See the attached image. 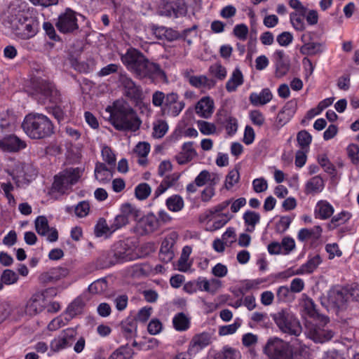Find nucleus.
<instances>
[{
    "label": "nucleus",
    "instance_id": "obj_1",
    "mask_svg": "<svg viewBox=\"0 0 359 359\" xmlns=\"http://www.w3.org/2000/svg\"><path fill=\"white\" fill-rule=\"evenodd\" d=\"M121 60L127 69L138 79H147L154 84L168 82L166 74L160 65L149 61L137 48H128L125 54L121 55Z\"/></svg>",
    "mask_w": 359,
    "mask_h": 359
},
{
    "label": "nucleus",
    "instance_id": "obj_2",
    "mask_svg": "<svg viewBox=\"0 0 359 359\" xmlns=\"http://www.w3.org/2000/svg\"><path fill=\"white\" fill-rule=\"evenodd\" d=\"M33 97L37 100L39 104H52L49 107L48 112L60 123L65 121L66 111L65 107H62V97L60 92L57 89L53 82L46 79H36L32 82Z\"/></svg>",
    "mask_w": 359,
    "mask_h": 359
},
{
    "label": "nucleus",
    "instance_id": "obj_3",
    "mask_svg": "<svg viewBox=\"0 0 359 359\" xmlns=\"http://www.w3.org/2000/svg\"><path fill=\"white\" fill-rule=\"evenodd\" d=\"M106 111L110 114V122L120 131H133L139 130L142 121L136 111L126 102L117 100Z\"/></svg>",
    "mask_w": 359,
    "mask_h": 359
},
{
    "label": "nucleus",
    "instance_id": "obj_4",
    "mask_svg": "<svg viewBox=\"0 0 359 359\" xmlns=\"http://www.w3.org/2000/svg\"><path fill=\"white\" fill-rule=\"evenodd\" d=\"M8 23L14 34L23 40L33 38L39 29L38 18L25 11L18 10L11 13Z\"/></svg>",
    "mask_w": 359,
    "mask_h": 359
},
{
    "label": "nucleus",
    "instance_id": "obj_5",
    "mask_svg": "<svg viewBox=\"0 0 359 359\" xmlns=\"http://www.w3.org/2000/svg\"><path fill=\"white\" fill-rule=\"evenodd\" d=\"M21 126L25 133L32 140L45 139L54 133L53 123L43 114H28L25 116Z\"/></svg>",
    "mask_w": 359,
    "mask_h": 359
},
{
    "label": "nucleus",
    "instance_id": "obj_6",
    "mask_svg": "<svg viewBox=\"0 0 359 359\" xmlns=\"http://www.w3.org/2000/svg\"><path fill=\"white\" fill-rule=\"evenodd\" d=\"M83 170L80 168H67L56 174L53 177L51 190L60 195L69 193L72 186L81 177Z\"/></svg>",
    "mask_w": 359,
    "mask_h": 359
},
{
    "label": "nucleus",
    "instance_id": "obj_7",
    "mask_svg": "<svg viewBox=\"0 0 359 359\" xmlns=\"http://www.w3.org/2000/svg\"><path fill=\"white\" fill-rule=\"evenodd\" d=\"M157 221L156 216L152 213L144 215L143 212L130 203L121 205V212L115 217L114 224H129L137 222L140 224H154Z\"/></svg>",
    "mask_w": 359,
    "mask_h": 359
},
{
    "label": "nucleus",
    "instance_id": "obj_8",
    "mask_svg": "<svg viewBox=\"0 0 359 359\" xmlns=\"http://www.w3.org/2000/svg\"><path fill=\"white\" fill-rule=\"evenodd\" d=\"M269 359H293L294 351L289 342L277 337H270L263 348Z\"/></svg>",
    "mask_w": 359,
    "mask_h": 359
},
{
    "label": "nucleus",
    "instance_id": "obj_9",
    "mask_svg": "<svg viewBox=\"0 0 359 359\" xmlns=\"http://www.w3.org/2000/svg\"><path fill=\"white\" fill-rule=\"evenodd\" d=\"M278 328L284 333L299 336L302 331L299 320L289 309H282L273 315Z\"/></svg>",
    "mask_w": 359,
    "mask_h": 359
},
{
    "label": "nucleus",
    "instance_id": "obj_10",
    "mask_svg": "<svg viewBox=\"0 0 359 359\" xmlns=\"http://www.w3.org/2000/svg\"><path fill=\"white\" fill-rule=\"evenodd\" d=\"M229 200L206 210L199 216L201 223H209L213 222V224H226L233 215L229 213L228 207L230 205Z\"/></svg>",
    "mask_w": 359,
    "mask_h": 359
},
{
    "label": "nucleus",
    "instance_id": "obj_11",
    "mask_svg": "<svg viewBox=\"0 0 359 359\" xmlns=\"http://www.w3.org/2000/svg\"><path fill=\"white\" fill-rule=\"evenodd\" d=\"M77 15L81 16L71 8H66L60 13L55 22L57 29L62 34H73L79 28Z\"/></svg>",
    "mask_w": 359,
    "mask_h": 359
},
{
    "label": "nucleus",
    "instance_id": "obj_12",
    "mask_svg": "<svg viewBox=\"0 0 359 359\" xmlns=\"http://www.w3.org/2000/svg\"><path fill=\"white\" fill-rule=\"evenodd\" d=\"M328 310L337 313L345 310L348 304V290L346 288L334 287L329 290L327 294Z\"/></svg>",
    "mask_w": 359,
    "mask_h": 359
},
{
    "label": "nucleus",
    "instance_id": "obj_13",
    "mask_svg": "<svg viewBox=\"0 0 359 359\" xmlns=\"http://www.w3.org/2000/svg\"><path fill=\"white\" fill-rule=\"evenodd\" d=\"M158 11L161 15L177 18L187 14V7L184 0H161Z\"/></svg>",
    "mask_w": 359,
    "mask_h": 359
},
{
    "label": "nucleus",
    "instance_id": "obj_14",
    "mask_svg": "<svg viewBox=\"0 0 359 359\" xmlns=\"http://www.w3.org/2000/svg\"><path fill=\"white\" fill-rule=\"evenodd\" d=\"M118 82L123 88L124 95L130 100L139 102L142 100V90L141 87L126 74L120 73L118 76Z\"/></svg>",
    "mask_w": 359,
    "mask_h": 359
},
{
    "label": "nucleus",
    "instance_id": "obj_15",
    "mask_svg": "<svg viewBox=\"0 0 359 359\" xmlns=\"http://www.w3.org/2000/svg\"><path fill=\"white\" fill-rule=\"evenodd\" d=\"M13 180L17 187L23 184L29 183L37 175V172L29 164H22L18 166L11 174Z\"/></svg>",
    "mask_w": 359,
    "mask_h": 359
},
{
    "label": "nucleus",
    "instance_id": "obj_16",
    "mask_svg": "<svg viewBox=\"0 0 359 359\" xmlns=\"http://www.w3.org/2000/svg\"><path fill=\"white\" fill-rule=\"evenodd\" d=\"M305 334L307 338L316 343H324L330 340L334 333L331 330L325 329L313 324H308L306 326Z\"/></svg>",
    "mask_w": 359,
    "mask_h": 359
},
{
    "label": "nucleus",
    "instance_id": "obj_17",
    "mask_svg": "<svg viewBox=\"0 0 359 359\" xmlns=\"http://www.w3.org/2000/svg\"><path fill=\"white\" fill-rule=\"evenodd\" d=\"M211 342L212 335L210 333L203 332L196 334L191 338L187 353L189 355H196L209 346Z\"/></svg>",
    "mask_w": 359,
    "mask_h": 359
},
{
    "label": "nucleus",
    "instance_id": "obj_18",
    "mask_svg": "<svg viewBox=\"0 0 359 359\" xmlns=\"http://www.w3.org/2000/svg\"><path fill=\"white\" fill-rule=\"evenodd\" d=\"M179 96L175 93H170L166 95L165 104L163 106L164 113L171 116H177L184 108L185 104L183 101L178 100Z\"/></svg>",
    "mask_w": 359,
    "mask_h": 359
},
{
    "label": "nucleus",
    "instance_id": "obj_19",
    "mask_svg": "<svg viewBox=\"0 0 359 359\" xmlns=\"http://www.w3.org/2000/svg\"><path fill=\"white\" fill-rule=\"evenodd\" d=\"M27 147L25 141L15 135H8L0 138V149L8 152H18Z\"/></svg>",
    "mask_w": 359,
    "mask_h": 359
},
{
    "label": "nucleus",
    "instance_id": "obj_20",
    "mask_svg": "<svg viewBox=\"0 0 359 359\" xmlns=\"http://www.w3.org/2000/svg\"><path fill=\"white\" fill-rule=\"evenodd\" d=\"M273 61L276 68L275 75L277 78L285 76L290 70V60L284 50H276L273 53Z\"/></svg>",
    "mask_w": 359,
    "mask_h": 359
},
{
    "label": "nucleus",
    "instance_id": "obj_21",
    "mask_svg": "<svg viewBox=\"0 0 359 359\" xmlns=\"http://www.w3.org/2000/svg\"><path fill=\"white\" fill-rule=\"evenodd\" d=\"M114 256L121 262L135 260L140 257L134 246H130L128 242H121L118 244Z\"/></svg>",
    "mask_w": 359,
    "mask_h": 359
},
{
    "label": "nucleus",
    "instance_id": "obj_22",
    "mask_svg": "<svg viewBox=\"0 0 359 359\" xmlns=\"http://www.w3.org/2000/svg\"><path fill=\"white\" fill-rule=\"evenodd\" d=\"M217 123L222 125L229 136L236 134L238 130V121L227 111L219 113L217 116Z\"/></svg>",
    "mask_w": 359,
    "mask_h": 359
},
{
    "label": "nucleus",
    "instance_id": "obj_23",
    "mask_svg": "<svg viewBox=\"0 0 359 359\" xmlns=\"http://www.w3.org/2000/svg\"><path fill=\"white\" fill-rule=\"evenodd\" d=\"M114 169L107 166L104 163L97 162L94 171L95 179L100 183L109 182L113 177Z\"/></svg>",
    "mask_w": 359,
    "mask_h": 359
},
{
    "label": "nucleus",
    "instance_id": "obj_24",
    "mask_svg": "<svg viewBox=\"0 0 359 359\" xmlns=\"http://www.w3.org/2000/svg\"><path fill=\"white\" fill-rule=\"evenodd\" d=\"M182 151L175 156V159L179 165L188 163L196 155L192 142H184L182 144Z\"/></svg>",
    "mask_w": 359,
    "mask_h": 359
},
{
    "label": "nucleus",
    "instance_id": "obj_25",
    "mask_svg": "<svg viewBox=\"0 0 359 359\" xmlns=\"http://www.w3.org/2000/svg\"><path fill=\"white\" fill-rule=\"evenodd\" d=\"M213 100L210 97H204L196 104V112L201 117L208 118L213 113Z\"/></svg>",
    "mask_w": 359,
    "mask_h": 359
},
{
    "label": "nucleus",
    "instance_id": "obj_26",
    "mask_svg": "<svg viewBox=\"0 0 359 359\" xmlns=\"http://www.w3.org/2000/svg\"><path fill=\"white\" fill-rule=\"evenodd\" d=\"M174 243V238L172 237L165 238L162 242L159 252V258L162 262L168 263L173 259L175 256L174 250L172 249Z\"/></svg>",
    "mask_w": 359,
    "mask_h": 359
},
{
    "label": "nucleus",
    "instance_id": "obj_27",
    "mask_svg": "<svg viewBox=\"0 0 359 359\" xmlns=\"http://www.w3.org/2000/svg\"><path fill=\"white\" fill-rule=\"evenodd\" d=\"M334 213L333 206L326 201H320L316 203L314 215L316 219H327Z\"/></svg>",
    "mask_w": 359,
    "mask_h": 359
},
{
    "label": "nucleus",
    "instance_id": "obj_28",
    "mask_svg": "<svg viewBox=\"0 0 359 359\" xmlns=\"http://www.w3.org/2000/svg\"><path fill=\"white\" fill-rule=\"evenodd\" d=\"M244 83V77L241 70L236 67L232 72L230 78L226 83V90L228 93H233Z\"/></svg>",
    "mask_w": 359,
    "mask_h": 359
},
{
    "label": "nucleus",
    "instance_id": "obj_29",
    "mask_svg": "<svg viewBox=\"0 0 359 359\" xmlns=\"http://www.w3.org/2000/svg\"><path fill=\"white\" fill-rule=\"evenodd\" d=\"M272 93L269 88H264L259 93H251L249 100L253 106L264 105L272 99Z\"/></svg>",
    "mask_w": 359,
    "mask_h": 359
},
{
    "label": "nucleus",
    "instance_id": "obj_30",
    "mask_svg": "<svg viewBox=\"0 0 359 359\" xmlns=\"http://www.w3.org/2000/svg\"><path fill=\"white\" fill-rule=\"evenodd\" d=\"M68 273L69 271L66 268H53L49 271L41 274V280L46 283L55 282L67 276Z\"/></svg>",
    "mask_w": 359,
    "mask_h": 359
},
{
    "label": "nucleus",
    "instance_id": "obj_31",
    "mask_svg": "<svg viewBox=\"0 0 359 359\" xmlns=\"http://www.w3.org/2000/svg\"><path fill=\"white\" fill-rule=\"evenodd\" d=\"M322 262L320 257L317 255L310 258L305 264L300 266L294 273V275H302L313 272Z\"/></svg>",
    "mask_w": 359,
    "mask_h": 359
},
{
    "label": "nucleus",
    "instance_id": "obj_32",
    "mask_svg": "<svg viewBox=\"0 0 359 359\" xmlns=\"http://www.w3.org/2000/svg\"><path fill=\"white\" fill-rule=\"evenodd\" d=\"M43 309L41 300L39 296L33 295L27 302L25 305V312L29 316H35Z\"/></svg>",
    "mask_w": 359,
    "mask_h": 359
},
{
    "label": "nucleus",
    "instance_id": "obj_33",
    "mask_svg": "<svg viewBox=\"0 0 359 359\" xmlns=\"http://www.w3.org/2000/svg\"><path fill=\"white\" fill-rule=\"evenodd\" d=\"M189 83L197 88H207L211 89L215 85V81L212 79H208L207 76H191L189 79Z\"/></svg>",
    "mask_w": 359,
    "mask_h": 359
},
{
    "label": "nucleus",
    "instance_id": "obj_34",
    "mask_svg": "<svg viewBox=\"0 0 359 359\" xmlns=\"http://www.w3.org/2000/svg\"><path fill=\"white\" fill-rule=\"evenodd\" d=\"M325 187V183L320 175H316L311 178L305 185V192L307 194L321 192Z\"/></svg>",
    "mask_w": 359,
    "mask_h": 359
},
{
    "label": "nucleus",
    "instance_id": "obj_35",
    "mask_svg": "<svg viewBox=\"0 0 359 359\" xmlns=\"http://www.w3.org/2000/svg\"><path fill=\"white\" fill-rule=\"evenodd\" d=\"M191 318L183 312L177 313L172 318V324L177 331L187 330L190 327Z\"/></svg>",
    "mask_w": 359,
    "mask_h": 359
},
{
    "label": "nucleus",
    "instance_id": "obj_36",
    "mask_svg": "<svg viewBox=\"0 0 359 359\" xmlns=\"http://www.w3.org/2000/svg\"><path fill=\"white\" fill-rule=\"evenodd\" d=\"M318 163L324 171L334 177L337 175V169L334 165L330 161L327 154H323L318 156Z\"/></svg>",
    "mask_w": 359,
    "mask_h": 359
},
{
    "label": "nucleus",
    "instance_id": "obj_37",
    "mask_svg": "<svg viewBox=\"0 0 359 359\" xmlns=\"http://www.w3.org/2000/svg\"><path fill=\"white\" fill-rule=\"evenodd\" d=\"M134 354L133 349L128 345H126L115 350L108 359H131Z\"/></svg>",
    "mask_w": 359,
    "mask_h": 359
},
{
    "label": "nucleus",
    "instance_id": "obj_38",
    "mask_svg": "<svg viewBox=\"0 0 359 359\" xmlns=\"http://www.w3.org/2000/svg\"><path fill=\"white\" fill-rule=\"evenodd\" d=\"M165 205L169 210L179 212L184 208V203L181 196L175 194L166 199Z\"/></svg>",
    "mask_w": 359,
    "mask_h": 359
},
{
    "label": "nucleus",
    "instance_id": "obj_39",
    "mask_svg": "<svg viewBox=\"0 0 359 359\" xmlns=\"http://www.w3.org/2000/svg\"><path fill=\"white\" fill-rule=\"evenodd\" d=\"M177 180L178 177L174 175H166L155 190V197H158L163 194L168 188L172 187Z\"/></svg>",
    "mask_w": 359,
    "mask_h": 359
},
{
    "label": "nucleus",
    "instance_id": "obj_40",
    "mask_svg": "<svg viewBox=\"0 0 359 359\" xmlns=\"http://www.w3.org/2000/svg\"><path fill=\"white\" fill-rule=\"evenodd\" d=\"M312 135L306 130H302L297 134V141L302 150H307L312 142Z\"/></svg>",
    "mask_w": 359,
    "mask_h": 359
},
{
    "label": "nucleus",
    "instance_id": "obj_41",
    "mask_svg": "<svg viewBox=\"0 0 359 359\" xmlns=\"http://www.w3.org/2000/svg\"><path fill=\"white\" fill-rule=\"evenodd\" d=\"M321 52V43L318 42H308L300 48V53L305 55H315Z\"/></svg>",
    "mask_w": 359,
    "mask_h": 359
},
{
    "label": "nucleus",
    "instance_id": "obj_42",
    "mask_svg": "<svg viewBox=\"0 0 359 359\" xmlns=\"http://www.w3.org/2000/svg\"><path fill=\"white\" fill-rule=\"evenodd\" d=\"M84 307V302L81 298L75 299L67 308L66 313L71 318L81 313Z\"/></svg>",
    "mask_w": 359,
    "mask_h": 359
},
{
    "label": "nucleus",
    "instance_id": "obj_43",
    "mask_svg": "<svg viewBox=\"0 0 359 359\" xmlns=\"http://www.w3.org/2000/svg\"><path fill=\"white\" fill-rule=\"evenodd\" d=\"M102 160L107 163L111 168H115L116 158L111 147L104 146L101 151Z\"/></svg>",
    "mask_w": 359,
    "mask_h": 359
},
{
    "label": "nucleus",
    "instance_id": "obj_44",
    "mask_svg": "<svg viewBox=\"0 0 359 359\" xmlns=\"http://www.w3.org/2000/svg\"><path fill=\"white\" fill-rule=\"evenodd\" d=\"M215 359H241V353L238 350L226 346L217 354Z\"/></svg>",
    "mask_w": 359,
    "mask_h": 359
},
{
    "label": "nucleus",
    "instance_id": "obj_45",
    "mask_svg": "<svg viewBox=\"0 0 359 359\" xmlns=\"http://www.w3.org/2000/svg\"><path fill=\"white\" fill-rule=\"evenodd\" d=\"M168 130V125L164 120H158L154 123L153 137L157 139L162 138Z\"/></svg>",
    "mask_w": 359,
    "mask_h": 359
},
{
    "label": "nucleus",
    "instance_id": "obj_46",
    "mask_svg": "<svg viewBox=\"0 0 359 359\" xmlns=\"http://www.w3.org/2000/svg\"><path fill=\"white\" fill-rule=\"evenodd\" d=\"M304 16H302L300 13H291L290 15V22L297 31H304L306 28L304 24Z\"/></svg>",
    "mask_w": 359,
    "mask_h": 359
},
{
    "label": "nucleus",
    "instance_id": "obj_47",
    "mask_svg": "<svg viewBox=\"0 0 359 359\" xmlns=\"http://www.w3.org/2000/svg\"><path fill=\"white\" fill-rule=\"evenodd\" d=\"M151 191L150 186L147 183H140L135 189V194L137 199H147Z\"/></svg>",
    "mask_w": 359,
    "mask_h": 359
},
{
    "label": "nucleus",
    "instance_id": "obj_48",
    "mask_svg": "<svg viewBox=\"0 0 359 359\" xmlns=\"http://www.w3.org/2000/svg\"><path fill=\"white\" fill-rule=\"evenodd\" d=\"M0 187L4 191L8 204L11 206H14L15 205V200L14 196L11 194L14 190V186L13 184L11 182H2L0 184Z\"/></svg>",
    "mask_w": 359,
    "mask_h": 359
},
{
    "label": "nucleus",
    "instance_id": "obj_49",
    "mask_svg": "<svg viewBox=\"0 0 359 359\" xmlns=\"http://www.w3.org/2000/svg\"><path fill=\"white\" fill-rule=\"evenodd\" d=\"M302 311L305 314L310 317H313L316 314V305L313 301L309 297L304 299L301 304Z\"/></svg>",
    "mask_w": 359,
    "mask_h": 359
},
{
    "label": "nucleus",
    "instance_id": "obj_50",
    "mask_svg": "<svg viewBox=\"0 0 359 359\" xmlns=\"http://www.w3.org/2000/svg\"><path fill=\"white\" fill-rule=\"evenodd\" d=\"M346 152L351 161L354 165L359 163V146L356 144H350L346 148Z\"/></svg>",
    "mask_w": 359,
    "mask_h": 359
},
{
    "label": "nucleus",
    "instance_id": "obj_51",
    "mask_svg": "<svg viewBox=\"0 0 359 359\" xmlns=\"http://www.w3.org/2000/svg\"><path fill=\"white\" fill-rule=\"evenodd\" d=\"M1 277L4 284L8 285L15 283L18 280V274L11 269H5Z\"/></svg>",
    "mask_w": 359,
    "mask_h": 359
},
{
    "label": "nucleus",
    "instance_id": "obj_52",
    "mask_svg": "<svg viewBox=\"0 0 359 359\" xmlns=\"http://www.w3.org/2000/svg\"><path fill=\"white\" fill-rule=\"evenodd\" d=\"M249 118L255 126L261 127L265 122V117L259 110H252L250 111Z\"/></svg>",
    "mask_w": 359,
    "mask_h": 359
},
{
    "label": "nucleus",
    "instance_id": "obj_53",
    "mask_svg": "<svg viewBox=\"0 0 359 359\" xmlns=\"http://www.w3.org/2000/svg\"><path fill=\"white\" fill-rule=\"evenodd\" d=\"M95 226V233L97 237L108 238L112 233H114L116 228L115 226Z\"/></svg>",
    "mask_w": 359,
    "mask_h": 359
},
{
    "label": "nucleus",
    "instance_id": "obj_54",
    "mask_svg": "<svg viewBox=\"0 0 359 359\" xmlns=\"http://www.w3.org/2000/svg\"><path fill=\"white\" fill-rule=\"evenodd\" d=\"M90 211V204L88 201H83L79 202L74 208L75 215L79 217L87 216Z\"/></svg>",
    "mask_w": 359,
    "mask_h": 359
},
{
    "label": "nucleus",
    "instance_id": "obj_55",
    "mask_svg": "<svg viewBox=\"0 0 359 359\" xmlns=\"http://www.w3.org/2000/svg\"><path fill=\"white\" fill-rule=\"evenodd\" d=\"M240 179V174L237 170H232L229 172L226 177V188L227 189H231L236 183L238 182Z\"/></svg>",
    "mask_w": 359,
    "mask_h": 359
},
{
    "label": "nucleus",
    "instance_id": "obj_56",
    "mask_svg": "<svg viewBox=\"0 0 359 359\" xmlns=\"http://www.w3.org/2000/svg\"><path fill=\"white\" fill-rule=\"evenodd\" d=\"M197 125L201 133L205 135H212L216 130L214 124L205 121H198Z\"/></svg>",
    "mask_w": 359,
    "mask_h": 359
},
{
    "label": "nucleus",
    "instance_id": "obj_57",
    "mask_svg": "<svg viewBox=\"0 0 359 359\" xmlns=\"http://www.w3.org/2000/svg\"><path fill=\"white\" fill-rule=\"evenodd\" d=\"M43 28L46 34L50 40L54 41H60L61 40L60 37L57 34L55 27L51 22H44L43 24Z\"/></svg>",
    "mask_w": 359,
    "mask_h": 359
},
{
    "label": "nucleus",
    "instance_id": "obj_58",
    "mask_svg": "<svg viewBox=\"0 0 359 359\" xmlns=\"http://www.w3.org/2000/svg\"><path fill=\"white\" fill-rule=\"evenodd\" d=\"M107 287V282L104 280L99 279L91 283L88 287L90 293L98 294L104 292Z\"/></svg>",
    "mask_w": 359,
    "mask_h": 359
},
{
    "label": "nucleus",
    "instance_id": "obj_59",
    "mask_svg": "<svg viewBox=\"0 0 359 359\" xmlns=\"http://www.w3.org/2000/svg\"><path fill=\"white\" fill-rule=\"evenodd\" d=\"M50 347L52 351L57 353L69 347V346L65 342V339H63L60 335L51 341Z\"/></svg>",
    "mask_w": 359,
    "mask_h": 359
},
{
    "label": "nucleus",
    "instance_id": "obj_60",
    "mask_svg": "<svg viewBox=\"0 0 359 359\" xmlns=\"http://www.w3.org/2000/svg\"><path fill=\"white\" fill-rule=\"evenodd\" d=\"M243 218L245 224H257L259 222L260 215L258 212L248 210L244 212Z\"/></svg>",
    "mask_w": 359,
    "mask_h": 359
},
{
    "label": "nucleus",
    "instance_id": "obj_61",
    "mask_svg": "<svg viewBox=\"0 0 359 359\" xmlns=\"http://www.w3.org/2000/svg\"><path fill=\"white\" fill-rule=\"evenodd\" d=\"M248 27L245 24L236 25L233 28V34L240 40L245 41L248 34Z\"/></svg>",
    "mask_w": 359,
    "mask_h": 359
},
{
    "label": "nucleus",
    "instance_id": "obj_62",
    "mask_svg": "<svg viewBox=\"0 0 359 359\" xmlns=\"http://www.w3.org/2000/svg\"><path fill=\"white\" fill-rule=\"evenodd\" d=\"M276 41L281 46H287L293 41V35L289 32H283L277 36Z\"/></svg>",
    "mask_w": 359,
    "mask_h": 359
},
{
    "label": "nucleus",
    "instance_id": "obj_63",
    "mask_svg": "<svg viewBox=\"0 0 359 359\" xmlns=\"http://www.w3.org/2000/svg\"><path fill=\"white\" fill-rule=\"evenodd\" d=\"M292 292L287 286H280L277 290V298L279 301L286 302L290 300L292 297Z\"/></svg>",
    "mask_w": 359,
    "mask_h": 359
},
{
    "label": "nucleus",
    "instance_id": "obj_64",
    "mask_svg": "<svg viewBox=\"0 0 359 359\" xmlns=\"http://www.w3.org/2000/svg\"><path fill=\"white\" fill-rule=\"evenodd\" d=\"M121 330L127 338L132 337L136 331V325L133 322H123L121 324Z\"/></svg>",
    "mask_w": 359,
    "mask_h": 359
}]
</instances>
